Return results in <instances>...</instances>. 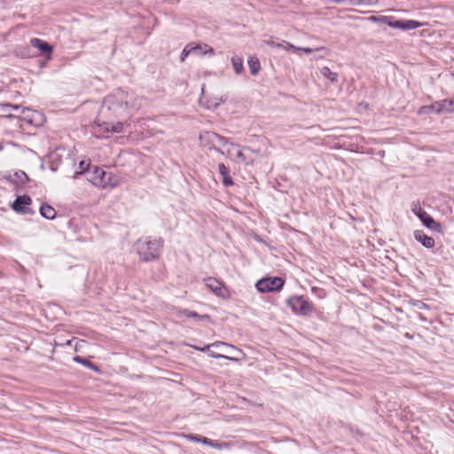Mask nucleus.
I'll use <instances>...</instances> for the list:
<instances>
[{"label": "nucleus", "mask_w": 454, "mask_h": 454, "mask_svg": "<svg viewBox=\"0 0 454 454\" xmlns=\"http://www.w3.org/2000/svg\"><path fill=\"white\" fill-rule=\"evenodd\" d=\"M137 100L134 92L121 89L114 90L104 98L95 123L104 132L121 133L123 122H114V119L129 117V110L138 107Z\"/></svg>", "instance_id": "nucleus-1"}, {"label": "nucleus", "mask_w": 454, "mask_h": 454, "mask_svg": "<svg viewBox=\"0 0 454 454\" xmlns=\"http://www.w3.org/2000/svg\"><path fill=\"white\" fill-rule=\"evenodd\" d=\"M163 243L164 240L161 238L152 239L146 237L137 239L134 247L142 262H151L159 258Z\"/></svg>", "instance_id": "nucleus-2"}, {"label": "nucleus", "mask_w": 454, "mask_h": 454, "mask_svg": "<svg viewBox=\"0 0 454 454\" xmlns=\"http://www.w3.org/2000/svg\"><path fill=\"white\" fill-rule=\"evenodd\" d=\"M286 303L292 311L299 316H309L315 310L313 303L303 296L295 295L290 297Z\"/></svg>", "instance_id": "nucleus-3"}, {"label": "nucleus", "mask_w": 454, "mask_h": 454, "mask_svg": "<svg viewBox=\"0 0 454 454\" xmlns=\"http://www.w3.org/2000/svg\"><path fill=\"white\" fill-rule=\"evenodd\" d=\"M284 284V279L279 277L264 278L256 282L255 287L260 293H269L281 290Z\"/></svg>", "instance_id": "nucleus-4"}, {"label": "nucleus", "mask_w": 454, "mask_h": 454, "mask_svg": "<svg viewBox=\"0 0 454 454\" xmlns=\"http://www.w3.org/2000/svg\"><path fill=\"white\" fill-rule=\"evenodd\" d=\"M200 145L207 150H215L220 154H224V152L216 146L217 133L213 131H203L199 136Z\"/></svg>", "instance_id": "nucleus-5"}, {"label": "nucleus", "mask_w": 454, "mask_h": 454, "mask_svg": "<svg viewBox=\"0 0 454 454\" xmlns=\"http://www.w3.org/2000/svg\"><path fill=\"white\" fill-rule=\"evenodd\" d=\"M413 211L427 228L436 232H442V224L440 223L435 222L434 218L425 210L419 207L417 211Z\"/></svg>", "instance_id": "nucleus-6"}, {"label": "nucleus", "mask_w": 454, "mask_h": 454, "mask_svg": "<svg viewBox=\"0 0 454 454\" xmlns=\"http://www.w3.org/2000/svg\"><path fill=\"white\" fill-rule=\"evenodd\" d=\"M204 283L206 286L218 297L226 298L228 296L225 286L218 279L209 277L204 278Z\"/></svg>", "instance_id": "nucleus-7"}, {"label": "nucleus", "mask_w": 454, "mask_h": 454, "mask_svg": "<svg viewBox=\"0 0 454 454\" xmlns=\"http://www.w3.org/2000/svg\"><path fill=\"white\" fill-rule=\"evenodd\" d=\"M110 176L109 173L106 172L104 169L95 167L93 171V176L90 177V181L98 186L106 187L108 185V180L106 177Z\"/></svg>", "instance_id": "nucleus-8"}, {"label": "nucleus", "mask_w": 454, "mask_h": 454, "mask_svg": "<svg viewBox=\"0 0 454 454\" xmlns=\"http://www.w3.org/2000/svg\"><path fill=\"white\" fill-rule=\"evenodd\" d=\"M7 180L14 185L16 191H19L29 181V178L24 171L19 170L10 176Z\"/></svg>", "instance_id": "nucleus-9"}, {"label": "nucleus", "mask_w": 454, "mask_h": 454, "mask_svg": "<svg viewBox=\"0 0 454 454\" xmlns=\"http://www.w3.org/2000/svg\"><path fill=\"white\" fill-rule=\"evenodd\" d=\"M190 45L193 55H208L210 57L215 55V50L207 43L194 44L193 43H191Z\"/></svg>", "instance_id": "nucleus-10"}, {"label": "nucleus", "mask_w": 454, "mask_h": 454, "mask_svg": "<svg viewBox=\"0 0 454 454\" xmlns=\"http://www.w3.org/2000/svg\"><path fill=\"white\" fill-rule=\"evenodd\" d=\"M421 23L417 20H395L391 25V27L393 28H398L402 30H411L416 29L418 27H421Z\"/></svg>", "instance_id": "nucleus-11"}, {"label": "nucleus", "mask_w": 454, "mask_h": 454, "mask_svg": "<svg viewBox=\"0 0 454 454\" xmlns=\"http://www.w3.org/2000/svg\"><path fill=\"white\" fill-rule=\"evenodd\" d=\"M414 238L426 248H433L435 245L434 239L432 237L427 236L422 230L415 231Z\"/></svg>", "instance_id": "nucleus-12"}, {"label": "nucleus", "mask_w": 454, "mask_h": 454, "mask_svg": "<svg viewBox=\"0 0 454 454\" xmlns=\"http://www.w3.org/2000/svg\"><path fill=\"white\" fill-rule=\"evenodd\" d=\"M32 202V200L29 196L22 195V196H17V198L14 200L12 208L19 213H25V206L30 205Z\"/></svg>", "instance_id": "nucleus-13"}, {"label": "nucleus", "mask_w": 454, "mask_h": 454, "mask_svg": "<svg viewBox=\"0 0 454 454\" xmlns=\"http://www.w3.org/2000/svg\"><path fill=\"white\" fill-rule=\"evenodd\" d=\"M30 43L33 47L38 49L41 52L48 54L52 52V46L42 39L32 38Z\"/></svg>", "instance_id": "nucleus-14"}, {"label": "nucleus", "mask_w": 454, "mask_h": 454, "mask_svg": "<svg viewBox=\"0 0 454 454\" xmlns=\"http://www.w3.org/2000/svg\"><path fill=\"white\" fill-rule=\"evenodd\" d=\"M218 168H219V174L222 177L223 184L225 187L233 185L234 183L232 181L231 176H230L229 168L223 163H220L218 166Z\"/></svg>", "instance_id": "nucleus-15"}, {"label": "nucleus", "mask_w": 454, "mask_h": 454, "mask_svg": "<svg viewBox=\"0 0 454 454\" xmlns=\"http://www.w3.org/2000/svg\"><path fill=\"white\" fill-rule=\"evenodd\" d=\"M264 43L272 48L282 49L285 51H290L291 49H296V46L288 42L277 43L272 38L265 40Z\"/></svg>", "instance_id": "nucleus-16"}, {"label": "nucleus", "mask_w": 454, "mask_h": 454, "mask_svg": "<svg viewBox=\"0 0 454 454\" xmlns=\"http://www.w3.org/2000/svg\"><path fill=\"white\" fill-rule=\"evenodd\" d=\"M179 316H184L186 317H193L198 320H210V317L207 314L205 315H199L196 311L189 310L187 309H183L178 311Z\"/></svg>", "instance_id": "nucleus-17"}, {"label": "nucleus", "mask_w": 454, "mask_h": 454, "mask_svg": "<svg viewBox=\"0 0 454 454\" xmlns=\"http://www.w3.org/2000/svg\"><path fill=\"white\" fill-rule=\"evenodd\" d=\"M40 214L43 217L51 220L56 216V210L47 203H43L40 207Z\"/></svg>", "instance_id": "nucleus-18"}, {"label": "nucleus", "mask_w": 454, "mask_h": 454, "mask_svg": "<svg viewBox=\"0 0 454 454\" xmlns=\"http://www.w3.org/2000/svg\"><path fill=\"white\" fill-rule=\"evenodd\" d=\"M368 21L374 22V23H382L387 24V26L391 27V25L395 22V18L392 16H374L372 15L368 18H366Z\"/></svg>", "instance_id": "nucleus-19"}, {"label": "nucleus", "mask_w": 454, "mask_h": 454, "mask_svg": "<svg viewBox=\"0 0 454 454\" xmlns=\"http://www.w3.org/2000/svg\"><path fill=\"white\" fill-rule=\"evenodd\" d=\"M73 360L74 362L78 363V364H81L84 365L85 367H87V368H89V369H90V370H92L94 372H99L98 366L96 364L90 362L89 359H86V358L82 357L80 356H75L73 358Z\"/></svg>", "instance_id": "nucleus-20"}, {"label": "nucleus", "mask_w": 454, "mask_h": 454, "mask_svg": "<svg viewBox=\"0 0 454 454\" xmlns=\"http://www.w3.org/2000/svg\"><path fill=\"white\" fill-rule=\"evenodd\" d=\"M250 72L253 75H256L261 69V64L256 57H250L247 61Z\"/></svg>", "instance_id": "nucleus-21"}, {"label": "nucleus", "mask_w": 454, "mask_h": 454, "mask_svg": "<svg viewBox=\"0 0 454 454\" xmlns=\"http://www.w3.org/2000/svg\"><path fill=\"white\" fill-rule=\"evenodd\" d=\"M231 64L237 74H239L244 71L243 59L240 57L233 56L231 58Z\"/></svg>", "instance_id": "nucleus-22"}, {"label": "nucleus", "mask_w": 454, "mask_h": 454, "mask_svg": "<svg viewBox=\"0 0 454 454\" xmlns=\"http://www.w3.org/2000/svg\"><path fill=\"white\" fill-rule=\"evenodd\" d=\"M321 74L329 79L332 82H336L338 81V74L333 72L328 67H324L320 69Z\"/></svg>", "instance_id": "nucleus-23"}, {"label": "nucleus", "mask_w": 454, "mask_h": 454, "mask_svg": "<svg viewBox=\"0 0 454 454\" xmlns=\"http://www.w3.org/2000/svg\"><path fill=\"white\" fill-rule=\"evenodd\" d=\"M443 103L444 99L436 101L434 104H432L429 106V108H431L436 114L447 113V110L445 109V105H443Z\"/></svg>", "instance_id": "nucleus-24"}, {"label": "nucleus", "mask_w": 454, "mask_h": 454, "mask_svg": "<svg viewBox=\"0 0 454 454\" xmlns=\"http://www.w3.org/2000/svg\"><path fill=\"white\" fill-rule=\"evenodd\" d=\"M190 441L195 442H201L205 445H208L210 443V439L207 438L205 436H200L198 434H189L186 436Z\"/></svg>", "instance_id": "nucleus-25"}, {"label": "nucleus", "mask_w": 454, "mask_h": 454, "mask_svg": "<svg viewBox=\"0 0 454 454\" xmlns=\"http://www.w3.org/2000/svg\"><path fill=\"white\" fill-rule=\"evenodd\" d=\"M227 344L225 342L222 341H216L209 345H206L204 347L201 346H192L194 349L205 352L209 349L210 347H218V346H226Z\"/></svg>", "instance_id": "nucleus-26"}, {"label": "nucleus", "mask_w": 454, "mask_h": 454, "mask_svg": "<svg viewBox=\"0 0 454 454\" xmlns=\"http://www.w3.org/2000/svg\"><path fill=\"white\" fill-rule=\"evenodd\" d=\"M192 54L191 45L188 43L183 50L181 56H180V61L184 62L185 58H187L189 55Z\"/></svg>", "instance_id": "nucleus-27"}, {"label": "nucleus", "mask_w": 454, "mask_h": 454, "mask_svg": "<svg viewBox=\"0 0 454 454\" xmlns=\"http://www.w3.org/2000/svg\"><path fill=\"white\" fill-rule=\"evenodd\" d=\"M445 109L447 110V113H453L454 112V97L450 99H444Z\"/></svg>", "instance_id": "nucleus-28"}, {"label": "nucleus", "mask_w": 454, "mask_h": 454, "mask_svg": "<svg viewBox=\"0 0 454 454\" xmlns=\"http://www.w3.org/2000/svg\"><path fill=\"white\" fill-rule=\"evenodd\" d=\"M217 143L223 145H228L230 144L231 145H234L233 143L230 142V139L228 137H225L223 136H221L219 134H217Z\"/></svg>", "instance_id": "nucleus-29"}, {"label": "nucleus", "mask_w": 454, "mask_h": 454, "mask_svg": "<svg viewBox=\"0 0 454 454\" xmlns=\"http://www.w3.org/2000/svg\"><path fill=\"white\" fill-rule=\"evenodd\" d=\"M223 445H226V443L212 441L211 439H210V443H208V446H210L214 449H216V450H221Z\"/></svg>", "instance_id": "nucleus-30"}, {"label": "nucleus", "mask_w": 454, "mask_h": 454, "mask_svg": "<svg viewBox=\"0 0 454 454\" xmlns=\"http://www.w3.org/2000/svg\"><path fill=\"white\" fill-rule=\"evenodd\" d=\"M208 355L210 356H212V357H215V358H223V359L235 360L232 357H230V356H224V355H222V354H216V353H214V352H210Z\"/></svg>", "instance_id": "nucleus-31"}, {"label": "nucleus", "mask_w": 454, "mask_h": 454, "mask_svg": "<svg viewBox=\"0 0 454 454\" xmlns=\"http://www.w3.org/2000/svg\"><path fill=\"white\" fill-rule=\"evenodd\" d=\"M292 51H301L305 53H311L313 52L315 50L314 49H311V48H309V47H297L296 46V49H291Z\"/></svg>", "instance_id": "nucleus-32"}, {"label": "nucleus", "mask_w": 454, "mask_h": 454, "mask_svg": "<svg viewBox=\"0 0 454 454\" xmlns=\"http://www.w3.org/2000/svg\"><path fill=\"white\" fill-rule=\"evenodd\" d=\"M379 0H357L358 4H366V5H374L377 4Z\"/></svg>", "instance_id": "nucleus-33"}, {"label": "nucleus", "mask_w": 454, "mask_h": 454, "mask_svg": "<svg viewBox=\"0 0 454 454\" xmlns=\"http://www.w3.org/2000/svg\"><path fill=\"white\" fill-rule=\"evenodd\" d=\"M2 107L4 110H5V108H12V109H19L20 108V106L19 105H12V104H2Z\"/></svg>", "instance_id": "nucleus-34"}, {"label": "nucleus", "mask_w": 454, "mask_h": 454, "mask_svg": "<svg viewBox=\"0 0 454 454\" xmlns=\"http://www.w3.org/2000/svg\"><path fill=\"white\" fill-rule=\"evenodd\" d=\"M89 166H90V163L86 162L85 160H82L79 164V167L82 171L87 170Z\"/></svg>", "instance_id": "nucleus-35"}, {"label": "nucleus", "mask_w": 454, "mask_h": 454, "mask_svg": "<svg viewBox=\"0 0 454 454\" xmlns=\"http://www.w3.org/2000/svg\"><path fill=\"white\" fill-rule=\"evenodd\" d=\"M414 306H416L418 309H424V308H427V306L426 305V303H424L423 301H416L414 303H413Z\"/></svg>", "instance_id": "nucleus-36"}, {"label": "nucleus", "mask_w": 454, "mask_h": 454, "mask_svg": "<svg viewBox=\"0 0 454 454\" xmlns=\"http://www.w3.org/2000/svg\"><path fill=\"white\" fill-rule=\"evenodd\" d=\"M237 157H238L239 159H240L243 162H247V161H246V157H245V155H244V153H243V152H242V151H239V152L237 153Z\"/></svg>", "instance_id": "nucleus-37"}, {"label": "nucleus", "mask_w": 454, "mask_h": 454, "mask_svg": "<svg viewBox=\"0 0 454 454\" xmlns=\"http://www.w3.org/2000/svg\"><path fill=\"white\" fill-rule=\"evenodd\" d=\"M316 51H326V48L319 47V48H317Z\"/></svg>", "instance_id": "nucleus-38"}, {"label": "nucleus", "mask_w": 454, "mask_h": 454, "mask_svg": "<svg viewBox=\"0 0 454 454\" xmlns=\"http://www.w3.org/2000/svg\"><path fill=\"white\" fill-rule=\"evenodd\" d=\"M223 155H225V156H227V157H230V156H231V153H230V151L228 150L227 152H224V154H223Z\"/></svg>", "instance_id": "nucleus-39"}, {"label": "nucleus", "mask_w": 454, "mask_h": 454, "mask_svg": "<svg viewBox=\"0 0 454 454\" xmlns=\"http://www.w3.org/2000/svg\"><path fill=\"white\" fill-rule=\"evenodd\" d=\"M226 99H227V97H226V96H225V97H222V98H221V102H225V101H226Z\"/></svg>", "instance_id": "nucleus-40"}, {"label": "nucleus", "mask_w": 454, "mask_h": 454, "mask_svg": "<svg viewBox=\"0 0 454 454\" xmlns=\"http://www.w3.org/2000/svg\"><path fill=\"white\" fill-rule=\"evenodd\" d=\"M4 149V145L2 143H0V151H2Z\"/></svg>", "instance_id": "nucleus-41"}, {"label": "nucleus", "mask_w": 454, "mask_h": 454, "mask_svg": "<svg viewBox=\"0 0 454 454\" xmlns=\"http://www.w3.org/2000/svg\"><path fill=\"white\" fill-rule=\"evenodd\" d=\"M405 336L408 338H411V335H410V333H408L405 334Z\"/></svg>", "instance_id": "nucleus-42"}]
</instances>
